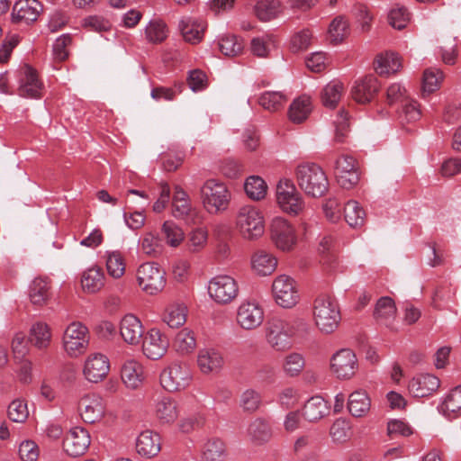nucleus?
<instances>
[{
    "mask_svg": "<svg viewBox=\"0 0 461 461\" xmlns=\"http://www.w3.org/2000/svg\"><path fill=\"white\" fill-rule=\"evenodd\" d=\"M295 178L299 187L312 197H321L329 188V181L323 169L313 162L299 164L295 168Z\"/></svg>",
    "mask_w": 461,
    "mask_h": 461,
    "instance_id": "1",
    "label": "nucleus"
},
{
    "mask_svg": "<svg viewBox=\"0 0 461 461\" xmlns=\"http://www.w3.org/2000/svg\"><path fill=\"white\" fill-rule=\"evenodd\" d=\"M312 314L317 328L325 334L334 332L341 320L337 300L326 294H321L315 298Z\"/></svg>",
    "mask_w": 461,
    "mask_h": 461,
    "instance_id": "2",
    "label": "nucleus"
},
{
    "mask_svg": "<svg viewBox=\"0 0 461 461\" xmlns=\"http://www.w3.org/2000/svg\"><path fill=\"white\" fill-rule=\"evenodd\" d=\"M236 227L244 239H258L265 231L262 212L254 205L241 206L236 215Z\"/></svg>",
    "mask_w": 461,
    "mask_h": 461,
    "instance_id": "3",
    "label": "nucleus"
},
{
    "mask_svg": "<svg viewBox=\"0 0 461 461\" xmlns=\"http://www.w3.org/2000/svg\"><path fill=\"white\" fill-rule=\"evenodd\" d=\"M201 196L204 208L210 213L225 210L230 194L226 186L214 179L207 180L201 188Z\"/></svg>",
    "mask_w": 461,
    "mask_h": 461,
    "instance_id": "4",
    "label": "nucleus"
},
{
    "mask_svg": "<svg viewBox=\"0 0 461 461\" xmlns=\"http://www.w3.org/2000/svg\"><path fill=\"white\" fill-rule=\"evenodd\" d=\"M139 285L149 294H156L166 285L165 271L155 262L140 265L137 270Z\"/></svg>",
    "mask_w": 461,
    "mask_h": 461,
    "instance_id": "5",
    "label": "nucleus"
},
{
    "mask_svg": "<svg viewBox=\"0 0 461 461\" xmlns=\"http://www.w3.org/2000/svg\"><path fill=\"white\" fill-rule=\"evenodd\" d=\"M89 343L88 329L81 322H72L66 329L63 336V345L67 353L71 357L83 354Z\"/></svg>",
    "mask_w": 461,
    "mask_h": 461,
    "instance_id": "6",
    "label": "nucleus"
},
{
    "mask_svg": "<svg viewBox=\"0 0 461 461\" xmlns=\"http://www.w3.org/2000/svg\"><path fill=\"white\" fill-rule=\"evenodd\" d=\"M266 339L276 351H285L292 347L286 319L272 317L266 323Z\"/></svg>",
    "mask_w": 461,
    "mask_h": 461,
    "instance_id": "7",
    "label": "nucleus"
},
{
    "mask_svg": "<svg viewBox=\"0 0 461 461\" xmlns=\"http://www.w3.org/2000/svg\"><path fill=\"white\" fill-rule=\"evenodd\" d=\"M276 199L280 208L290 214L296 215L303 208V202L294 182L282 179L276 186Z\"/></svg>",
    "mask_w": 461,
    "mask_h": 461,
    "instance_id": "8",
    "label": "nucleus"
},
{
    "mask_svg": "<svg viewBox=\"0 0 461 461\" xmlns=\"http://www.w3.org/2000/svg\"><path fill=\"white\" fill-rule=\"evenodd\" d=\"M192 378L188 365L174 363L160 375V384L168 392H176L188 386Z\"/></svg>",
    "mask_w": 461,
    "mask_h": 461,
    "instance_id": "9",
    "label": "nucleus"
},
{
    "mask_svg": "<svg viewBox=\"0 0 461 461\" xmlns=\"http://www.w3.org/2000/svg\"><path fill=\"white\" fill-rule=\"evenodd\" d=\"M208 293L216 303L226 304L237 297L239 287L233 277L227 275H220L210 280Z\"/></svg>",
    "mask_w": 461,
    "mask_h": 461,
    "instance_id": "10",
    "label": "nucleus"
},
{
    "mask_svg": "<svg viewBox=\"0 0 461 461\" xmlns=\"http://www.w3.org/2000/svg\"><path fill=\"white\" fill-rule=\"evenodd\" d=\"M276 303L283 308L294 307L299 300V294L294 280L286 276H277L272 285Z\"/></svg>",
    "mask_w": 461,
    "mask_h": 461,
    "instance_id": "11",
    "label": "nucleus"
},
{
    "mask_svg": "<svg viewBox=\"0 0 461 461\" xmlns=\"http://www.w3.org/2000/svg\"><path fill=\"white\" fill-rule=\"evenodd\" d=\"M19 86L17 94L24 98H40L43 84L39 79L37 71L28 64L23 65L17 71Z\"/></svg>",
    "mask_w": 461,
    "mask_h": 461,
    "instance_id": "12",
    "label": "nucleus"
},
{
    "mask_svg": "<svg viewBox=\"0 0 461 461\" xmlns=\"http://www.w3.org/2000/svg\"><path fill=\"white\" fill-rule=\"evenodd\" d=\"M357 368V357L349 348L339 350L330 359V369L339 379H350L354 376Z\"/></svg>",
    "mask_w": 461,
    "mask_h": 461,
    "instance_id": "13",
    "label": "nucleus"
},
{
    "mask_svg": "<svg viewBox=\"0 0 461 461\" xmlns=\"http://www.w3.org/2000/svg\"><path fill=\"white\" fill-rule=\"evenodd\" d=\"M381 86L378 78L374 74H368L355 81L351 95L356 102L366 104L375 98Z\"/></svg>",
    "mask_w": 461,
    "mask_h": 461,
    "instance_id": "14",
    "label": "nucleus"
},
{
    "mask_svg": "<svg viewBox=\"0 0 461 461\" xmlns=\"http://www.w3.org/2000/svg\"><path fill=\"white\" fill-rule=\"evenodd\" d=\"M335 170L339 184L345 189L352 188L359 181L357 162L352 156H340L335 162Z\"/></svg>",
    "mask_w": 461,
    "mask_h": 461,
    "instance_id": "15",
    "label": "nucleus"
},
{
    "mask_svg": "<svg viewBox=\"0 0 461 461\" xmlns=\"http://www.w3.org/2000/svg\"><path fill=\"white\" fill-rule=\"evenodd\" d=\"M90 445L88 431L81 427L72 428L63 440L64 451L72 457H77L86 453Z\"/></svg>",
    "mask_w": 461,
    "mask_h": 461,
    "instance_id": "16",
    "label": "nucleus"
},
{
    "mask_svg": "<svg viewBox=\"0 0 461 461\" xmlns=\"http://www.w3.org/2000/svg\"><path fill=\"white\" fill-rule=\"evenodd\" d=\"M271 239L276 246L284 251L290 250L296 241L293 227L282 218H275L272 221Z\"/></svg>",
    "mask_w": 461,
    "mask_h": 461,
    "instance_id": "17",
    "label": "nucleus"
},
{
    "mask_svg": "<svg viewBox=\"0 0 461 461\" xmlns=\"http://www.w3.org/2000/svg\"><path fill=\"white\" fill-rule=\"evenodd\" d=\"M42 11L43 6L38 0H18L13 7L12 21L30 24L37 21Z\"/></svg>",
    "mask_w": 461,
    "mask_h": 461,
    "instance_id": "18",
    "label": "nucleus"
},
{
    "mask_svg": "<svg viewBox=\"0 0 461 461\" xmlns=\"http://www.w3.org/2000/svg\"><path fill=\"white\" fill-rule=\"evenodd\" d=\"M264 321L263 309L256 303H242L237 312V322L247 330L259 327Z\"/></svg>",
    "mask_w": 461,
    "mask_h": 461,
    "instance_id": "19",
    "label": "nucleus"
},
{
    "mask_svg": "<svg viewBox=\"0 0 461 461\" xmlns=\"http://www.w3.org/2000/svg\"><path fill=\"white\" fill-rule=\"evenodd\" d=\"M169 346L167 338L159 330L151 329L143 339L142 351L150 359H158L165 355Z\"/></svg>",
    "mask_w": 461,
    "mask_h": 461,
    "instance_id": "20",
    "label": "nucleus"
},
{
    "mask_svg": "<svg viewBox=\"0 0 461 461\" xmlns=\"http://www.w3.org/2000/svg\"><path fill=\"white\" fill-rule=\"evenodd\" d=\"M440 386V380L438 376L422 373L413 376L409 384L408 390L413 397H426L437 392Z\"/></svg>",
    "mask_w": 461,
    "mask_h": 461,
    "instance_id": "21",
    "label": "nucleus"
},
{
    "mask_svg": "<svg viewBox=\"0 0 461 461\" xmlns=\"http://www.w3.org/2000/svg\"><path fill=\"white\" fill-rule=\"evenodd\" d=\"M373 66L379 76L389 77L397 73L402 68V57L393 50H386L375 56Z\"/></svg>",
    "mask_w": 461,
    "mask_h": 461,
    "instance_id": "22",
    "label": "nucleus"
},
{
    "mask_svg": "<svg viewBox=\"0 0 461 461\" xmlns=\"http://www.w3.org/2000/svg\"><path fill=\"white\" fill-rule=\"evenodd\" d=\"M109 369V360L105 356L93 354L85 363L84 375L89 382L98 383L107 375Z\"/></svg>",
    "mask_w": 461,
    "mask_h": 461,
    "instance_id": "23",
    "label": "nucleus"
},
{
    "mask_svg": "<svg viewBox=\"0 0 461 461\" xmlns=\"http://www.w3.org/2000/svg\"><path fill=\"white\" fill-rule=\"evenodd\" d=\"M80 415L85 422L95 423L102 419L104 413L103 399L97 395H86L79 402Z\"/></svg>",
    "mask_w": 461,
    "mask_h": 461,
    "instance_id": "24",
    "label": "nucleus"
},
{
    "mask_svg": "<svg viewBox=\"0 0 461 461\" xmlns=\"http://www.w3.org/2000/svg\"><path fill=\"white\" fill-rule=\"evenodd\" d=\"M140 321L133 314H126L120 322V334L123 340L131 345L140 343L143 336Z\"/></svg>",
    "mask_w": 461,
    "mask_h": 461,
    "instance_id": "25",
    "label": "nucleus"
},
{
    "mask_svg": "<svg viewBox=\"0 0 461 461\" xmlns=\"http://www.w3.org/2000/svg\"><path fill=\"white\" fill-rule=\"evenodd\" d=\"M197 363L203 374L218 373L224 365L221 353L214 348H203L199 351Z\"/></svg>",
    "mask_w": 461,
    "mask_h": 461,
    "instance_id": "26",
    "label": "nucleus"
},
{
    "mask_svg": "<svg viewBox=\"0 0 461 461\" xmlns=\"http://www.w3.org/2000/svg\"><path fill=\"white\" fill-rule=\"evenodd\" d=\"M439 411L448 420H455L461 416V385L450 390L443 398Z\"/></svg>",
    "mask_w": 461,
    "mask_h": 461,
    "instance_id": "27",
    "label": "nucleus"
},
{
    "mask_svg": "<svg viewBox=\"0 0 461 461\" xmlns=\"http://www.w3.org/2000/svg\"><path fill=\"white\" fill-rule=\"evenodd\" d=\"M137 452L143 456L151 458L160 451V437L158 434L145 430L140 434L136 442Z\"/></svg>",
    "mask_w": 461,
    "mask_h": 461,
    "instance_id": "28",
    "label": "nucleus"
},
{
    "mask_svg": "<svg viewBox=\"0 0 461 461\" xmlns=\"http://www.w3.org/2000/svg\"><path fill=\"white\" fill-rule=\"evenodd\" d=\"M205 28L206 25L202 20L192 17H184L179 23V29L185 41L193 44L201 41Z\"/></svg>",
    "mask_w": 461,
    "mask_h": 461,
    "instance_id": "29",
    "label": "nucleus"
},
{
    "mask_svg": "<svg viewBox=\"0 0 461 461\" xmlns=\"http://www.w3.org/2000/svg\"><path fill=\"white\" fill-rule=\"evenodd\" d=\"M395 314L396 307L393 299L390 297H382L377 301L374 311V317L377 321L394 330L393 321Z\"/></svg>",
    "mask_w": 461,
    "mask_h": 461,
    "instance_id": "30",
    "label": "nucleus"
},
{
    "mask_svg": "<svg viewBox=\"0 0 461 461\" xmlns=\"http://www.w3.org/2000/svg\"><path fill=\"white\" fill-rule=\"evenodd\" d=\"M247 433L255 445L265 444L272 438V429L269 423L261 418L254 420L249 424Z\"/></svg>",
    "mask_w": 461,
    "mask_h": 461,
    "instance_id": "31",
    "label": "nucleus"
},
{
    "mask_svg": "<svg viewBox=\"0 0 461 461\" xmlns=\"http://www.w3.org/2000/svg\"><path fill=\"white\" fill-rule=\"evenodd\" d=\"M329 407L327 402L321 396L310 398L303 406V415L311 422L317 421L327 415Z\"/></svg>",
    "mask_w": 461,
    "mask_h": 461,
    "instance_id": "32",
    "label": "nucleus"
},
{
    "mask_svg": "<svg viewBox=\"0 0 461 461\" xmlns=\"http://www.w3.org/2000/svg\"><path fill=\"white\" fill-rule=\"evenodd\" d=\"M371 401L365 391L357 390L348 396V409L354 417H363L370 410Z\"/></svg>",
    "mask_w": 461,
    "mask_h": 461,
    "instance_id": "33",
    "label": "nucleus"
},
{
    "mask_svg": "<svg viewBox=\"0 0 461 461\" xmlns=\"http://www.w3.org/2000/svg\"><path fill=\"white\" fill-rule=\"evenodd\" d=\"M121 376L128 388L136 389L141 384L143 380L142 367L138 362L129 360L122 366Z\"/></svg>",
    "mask_w": 461,
    "mask_h": 461,
    "instance_id": "34",
    "label": "nucleus"
},
{
    "mask_svg": "<svg viewBox=\"0 0 461 461\" xmlns=\"http://www.w3.org/2000/svg\"><path fill=\"white\" fill-rule=\"evenodd\" d=\"M312 111L311 98L302 95L293 101L289 107V119L294 123H301L307 119Z\"/></svg>",
    "mask_w": 461,
    "mask_h": 461,
    "instance_id": "35",
    "label": "nucleus"
},
{
    "mask_svg": "<svg viewBox=\"0 0 461 461\" xmlns=\"http://www.w3.org/2000/svg\"><path fill=\"white\" fill-rule=\"evenodd\" d=\"M277 265L276 258L270 253L259 250L252 258V267L260 276L270 275Z\"/></svg>",
    "mask_w": 461,
    "mask_h": 461,
    "instance_id": "36",
    "label": "nucleus"
},
{
    "mask_svg": "<svg viewBox=\"0 0 461 461\" xmlns=\"http://www.w3.org/2000/svg\"><path fill=\"white\" fill-rule=\"evenodd\" d=\"M85 291L94 294L99 291L104 285V274L100 267H91L83 273L81 279Z\"/></svg>",
    "mask_w": 461,
    "mask_h": 461,
    "instance_id": "37",
    "label": "nucleus"
},
{
    "mask_svg": "<svg viewBox=\"0 0 461 461\" xmlns=\"http://www.w3.org/2000/svg\"><path fill=\"white\" fill-rule=\"evenodd\" d=\"M50 282L44 278H35L30 285L29 296L32 304L41 306L50 298Z\"/></svg>",
    "mask_w": 461,
    "mask_h": 461,
    "instance_id": "38",
    "label": "nucleus"
},
{
    "mask_svg": "<svg viewBox=\"0 0 461 461\" xmlns=\"http://www.w3.org/2000/svg\"><path fill=\"white\" fill-rule=\"evenodd\" d=\"M140 250L147 256L156 258L162 252V240L158 233L152 231L145 232L139 241Z\"/></svg>",
    "mask_w": 461,
    "mask_h": 461,
    "instance_id": "39",
    "label": "nucleus"
},
{
    "mask_svg": "<svg viewBox=\"0 0 461 461\" xmlns=\"http://www.w3.org/2000/svg\"><path fill=\"white\" fill-rule=\"evenodd\" d=\"M444 79V73L437 68H429L424 70L422 76V95H430L437 91Z\"/></svg>",
    "mask_w": 461,
    "mask_h": 461,
    "instance_id": "40",
    "label": "nucleus"
},
{
    "mask_svg": "<svg viewBox=\"0 0 461 461\" xmlns=\"http://www.w3.org/2000/svg\"><path fill=\"white\" fill-rule=\"evenodd\" d=\"M344 218L350 227L360 228L365 223L366 212L358 202L351 200L344 206Z\"/></svg>",
    "mask_w": 461,
    "mask_h": 461,
    "instance_id": "41",
    "label": "nucleus"
},
{
    "mask_svg": "<svg viewBox=\"0 0 461 461\" xmlns=\"http://www.w3.org/2000/svg\"><path fill=\"white\" fill-rule=\"evenodd\" d=\"M187 308L183 303H173L167 307L163 321L170 328H178L186 321Z\"/></svg>",
    "mask_w": 461,
    "mask_h": 461,
    "instance_id": "42",
    "label": "nucleus"
},
{
    "mask_svg": "<svg viewBox=\"0 0 461 461\" xmlns=\"http://www.w3.org/2000/svg\"><path fill=\"white\" fill-rule=\"evenodd\" d=\"M50 330L49 326L44 322H36L30 330V343L37 348L41 349L49 346L50 342Z\"/></svg>",
    "mask_w": 461,
    "mask_h": 461,
    "instance_id": "43",
    "label": "nucleus"
},
{
    "mask_svg": "<svg viewBox=\"0 0 461 461\" xmlns=\"http://www.w3.org/2000/svg\"><path fill=\"white\" fill-rule=\"evenodd\" d=\"M280 8L279 0H258L255 5V14L259 20L267 22L276 17Z\"/></svg>",
    "mask_w": 461,
    "mask_h": 461,
    "instance_id": "44",
    "label": "nucleus"
},
{
    "mask_svg": "<svg viewBox=\"0 0 461 461\" xmlns=\"http://www.w3.org/2000/svg\"><path fill=\"white\" fill-rule=\"evenodd\" d=\"M156 412L164 423L173 422L178 415L176 403L169 397H163L158 402Z\"/></svg>",
    "mask_w": 461,
    "mask_h": 461,
    "instance_id": "45",
    "label": "nucleus"
},
{
    "mask_svg": "<svg viewBox=\"0 0 461 461\" xmlns=\"http://www.w3.org/2000/svg\"><path fill=\"white\" fill-rule=\"evenodd\" d=\"M226 456L224 443L219 438L209 439L203 447V461H223Z\"/></svg>",
    "mask_w": 461,
    "mask_h": 461,
    "instance_id": "46",
    "label": "nucleus"
},
{
    "mask_svg": "<svg viewBox=\"0 0 461 461\" xmlns=\"http://www.w3.org/2000/svg\"><path fill=\"white\" fill-rule=\"evenodd\" d=\"M344 90L343 84L339 81H331L322 90L321 101L324 106L334 108Z\"/></svg>",
    "mask_w": 461,
    "mask_h": 461,
    "instance_id": "47",
    "label": "nucleus"
},
{
    "mask_svg": "<svg viewBox=\"0 0 461 461\" xmlns=\"http://www.w3.org/2000/svg\"><path fill=\"white\" fill-rule=\"evenodd\" d=\"M286 101L287 98L282 92L267 91L260 95L258 104L264 109L275 112L282 108Z\"/></svg>",
    "mask_w": 461,
    "mask_h": 461,
    "instance_id": "48",
    "label": "nucleus"
},
{
    "mask_svg": "<svg viewBox=\"0 0 461 461\" xmlns=\"http://www.w3.org/2000/svg\"><path fill=\"white\" fill-rule=\"evenodd\" d=\"M220 51L227 57H235L240 54L244 45L241 39L235 35L222 36L218 42Z\"/></svg>",
    "mask_w": 461,
    "mask_h": 461,
    "instance_id": "49",
    "label": "nucleus"
},
{
    "mask_svg": "<svg viewBox=\"0 0 461 461\" xmlns=\"http://www.w3.org/2000/svg\"><path fill=\"white\" fill-rule=\"evenodd\" d=\"M266 182L258 176H251L247 178L244 184V189L247 195L252 199L258 201L265 197L267 194Z\"/></svg>",
    "mask_w": 461,
    "mask_h": 461,
    "instance_id": "50",
    "label": "nucleus"
},
{
    "mask_svg": "<svg viewBox=\"0 0 461 461\" xmlns=\"http://www.w3.org/2000/svg\"><path fill=\"white\" fill-rule=\"evenodd\" d=\"M174 347L181 354L191 353L196 347L194 332L188 329L180 330L175 338Z\"/></svg>",
    "mask_w": 461,
    "mask_h": 461,
    "instance_id": "51",
    "label": "nucleus"
},
{
    "mask_svg": "<svg viewBox=\"0 0 461 461\" xmlns=\"http://www.w3.org/2000/svg\"><path fill=\"white\" fill-rule=\"evenodd\" d=\"M106 268L108 274L113 278H120L125 273V262L121 252H106Z\"/></svg>",
    "mask_w": 461,
    "mask_h": 461,
    "instance_id": "52",
    "label": "nucleus"
},
{
    "mask_svg": "<svg viewBox=\"0 0 461 461\" xmlns=\"http://www.w3.org/2000/svg\"><path fill=\"white\" fill-rule=\"evenodd\" d=\"M173 215L192 223L199 222L201 220L198 212L192 209L188 200L173 203Z\"/></svg>",
    "mask_w": 461,
    "mask_h": 461,
    "instance_id": "53",
    "label": "nucleus"
},
{
    "mask_svg": "<svg viewBox=\"0 0 461 461\" xmlns=\"http://www.w3.org/2000/svg\"><path fill=\"white\" fill-rule=\"evenodd\" d=\"M329 32L332 42H341L349 33L348 21L343 16L336 17L330 25Z\"/></svg>",
    "mask_w": 461,
    "mask_h": 461,
    "instance_id": "54",
    "label": "nucleus"
},
{
    "mask_svg": "<svg viewBox=\"0 0 461 461\" xmlns=\"http://www.w3.org/2000/svg\"><path fill=\"white\" fill-rule=\"evenodd\" d=\"M146 37L152 43H160L167 36L166 24L161 21H151L145 30Z\"/></svg>",
    "mask_w": 461,
    "mask_h": 461,
    "instance_id": "55",
    "label": "nucleus"
},
{
    "mask_svg": "<svg viewBox=\"0 0 461 461\" xmlns=\"http://www.w3.org/2000/svg\"><path fill=\"white\" fill-rule=\"evenodd\" d=\"M167 242L171 247L178 246L184 240V231L174 221H167L162 225Z\"/></svg>",
    "mask_w": 461,
    "mask_h": 461,
    "instance_id": "56",
    "label": "nucleus"
},
{
    "mask_svg": "<svg viewBox=\"0 0 461 461\" xmlns=\"http://www.w3.org/2000/svg\"><path fill=\"white\" fill-rule=\"evenodd\" d=\"M330 435L334 442H346L350 438V426L346 420L338 419L331 425Z\"/></svg>",
    "mask_w": 461,
    "mask_h": 461,
    "instance_id": "57",
    "label": "nucleus"
},
{
    "mask_svg": "<svg viewBox=\"0 0 461 461\" xmlns=\"http://www.w3.org/2000/svg\"><path fill=\"white\" fill-rule=\"evenodd\" d=\"M286 323L291 339L293 337L303 339L311 332L310 324L303 318L286 319Z\"/></svg>",
    "mask_w": 461,
    "mask_h": 461,
    "instance_id": "58",
    "label": "nucleus"
},
{
    "mask_svg": "<svg viewBox=\"0 0 461 461\" xmlns=\"http://www.w3.org/2000/svg\"><path fill=\"white\" fill-rule=\"evenodd\" d=\"M240 404L244 411L254 412L261 404V395L255 390L248 389L242 393Z\"/></svg>",
    "mask_w": 461,
    "mask_h": 461,
    "instance_id": "59",
    "label": "nucleus"
},
{
    "mask_svg": "<svg viewBox=\"0 0 461 461\" xmlns=\"http://www.w3.org/2000/svg\"><path fill=\"white\" fill-rule=\"evenodd\" d=\"M304 366V358L299 353L287 355L284 362V370L290 376L298 375Z\"/></svg>",
    "mask_w": 461,
    "mask_h": 461,
    "instance_id": "60",
    "label": "nucleus"
},
{
    "mask_svg": "<svg viewBox=\"0 0 461 461\" xmlns=\"http://www.w3.org/2000/svg\"><path fill=\"white\" fill-rule=\"evenodd\" d=\"M335 123V137L334 140L338 143H343L348 136L349 131V123H348V113L345 110H341L337 119L334 122Z\"/></svg>",
    "mask_w": 461,
    "mask_h": 461,
    "instance_id": "61",
    "label": "nucleus"
},
{
    "mask_svg": "<svg viewBox=\"0 0 461 461\" xmlns=\"http://www.w3.org/2000/svg\"><path fill=\"white\" fill-rule=\"evenodd\" d=\"M184 87V83H177L174 87L158 86L151 90L150 95L156 101H171L177 94H180L183 91Z\"/></svg>",
    "mask_w": 461,
    "mask_h": 461,
    "instance_id": "62",
    "label": "nucleus"
},
{
    "mask_svg": "<svg viewBox=\"0 0 461 461\" xmlns=\"http://www.w3.org/2000/svg\"><path fill=\"white\" fill-rule=\"evenodd\" d=\"M29 416L27 404L21 400L13 401L8 406V417L14 422H24Z\"/></svg>",
    "mask_w": 461,
    "mask_h": 461,
    "instance_id": "63",
    "label": "nucleus"
},
{
    "mask_svg": "<svg viewBox=\"0 0 461 461\" xmlns=\"http://www.w3.org/2000/svg\"><path fill=\"white\" fill-rule=\"evenodd\" d=\"M352 13L360 23L361 30L365 32L371 29V23L374 16L370 14L369 9L363 4H356L353 6Z\"/></svg>",
    "mask_w": 461,
    "mask_h": 461,
    "instance_id": "64",
    "label": "nucleus"
}]
</instances>
